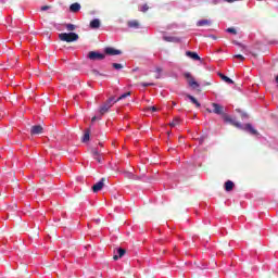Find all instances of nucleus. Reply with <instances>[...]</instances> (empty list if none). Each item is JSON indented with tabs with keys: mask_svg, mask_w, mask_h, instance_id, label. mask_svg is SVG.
Here are the masks:
<instances>
[{
	"mask_svg": "<svg viewBox=\"0 0 278 278\" xmlns=\"http://www.w3.org/2000/svg\"><path fill=\"white\" fill-rule=\"evenodd\" d=\"M233 181L231 180H228L225 182V190L226 192H231V190H233Z\"/></svg>",
	"mask_w": 278,
	"mask_h": 278,
	"instance_id": "obj_17",
	"label": "nucleus"
},
{
	"mask_svg": "<svg viewBox=\"0 0 278 278\" xmlns=\"http://www.w3.org/2000/svg\"><path fill=\"white\" fill-rule=\"evenodd\" d=\"M228 34H233L236 36V34H238V31L236 30V28H227Z\"/></svg>",
	"mask_w": 278,
	"mask_h": 278,
	"instance_id": "obj_28",
	"label": "nucleus"
},
{
	"mask_svg": "<svg viewBox=\"0 0 278 278\" xmlns=\"http://www.w3.org/2000/svg\"><path fill=\"white\" fill-rule=\"evenodd\" d=\"M91 153H92V157L99 156V151L98 150H92Z\"/></svg>",
	"mask_w": 278,
	"mask_h": 278,
	"instance_id": "obj_33",
	"label": "nucleus"
},
{
	"mask_svg": "<svg viewBox=\"0 0 278 278\" xmlns=\"http://www.w3.org/2000/svg\"><path fill=\"white\" fill-rule=\"evenodd\" d=\"M70 10H71L72 12H74V13H75V12H79V11L81 10V4L75 2V3H73V4L70 5Z\"/></svg>",
	"mask_w": 278,
	"mask_h": 278,
	"instance_id": "obj_14",
	"label": "nucleus"
},
{
	"mask_svg": "<svg viewBox=\"0 0 278 278\" xmlns=\"http://www.w3.org/2000/svg\"><path fill=\"white\" fill-rule=\"evenodd\" d=\"M218 76L220 77V79H223V81H225L226 84H233V80L231 78H229L228 76H226L223 73H219Z\"/></svg>",
	"mask_w": 278,
	"mask_h": 278,
	"instance_id": "obj_18",
	"label": "nucleus"
},
{
	"mask_svg": "<svg viewBox=\"0 0 278 278\" xmlns=\"http://www.w3.org/2000/svg\"><path fill=\"white\" fill-rule=\"evenodd\" d=\"M115 98L111 97L109 98L105 102L103 106H100V114L101 116H103L104 114H108V112H110V108H112V105H114Z\"/></svg>",
	"mask_w": 278,
	"mask_h": 278,
	"instance_id": "obj_2",
	"label": "nucleus"
},
{
	"mask_svg": "<svg viewBox=\"0 0 278 278\" xmlns=\"http://www.w3.org/2000/svg\"><path fill=\"white\" fill-rule=\"evenodd\" d=\"M184 77L187 78V81H188L190 88H193V89L199 88V83H197V80H194V77L192 76V74H190V72H186L184 74Z\"/></svg>",
	"mask_w": 278,
	"mask_h": 278,
	"instance_id": "obj_4",
	"label": "nucleus"
},
{
	"mask_svg": "<svg viewBox=\"0 0 278 278\" xmlns=\"http://www.w3.org/2000/svg\"><path fill=\"white\" fill-rule=\"evenodd\" d=\"M127 253L126 249L118 248L116 251H114L113 260L116 262L117 260H121Z\"/></svg>",
	"mask_w": 278,
	"mask_h": 278,
	"instance_id": "obj_7",
	"label": "nucleus"
},
{
	"mask_svg": "<svg viewBox=\"0 0 278 278\" xmlns=\"http://www.w3.org/2000/svg\"><path fill=\"white\" fill-rule=\"evenodd\" d=\"M186 55L187 58H191V60H201V56L197 52L187 51Z\"/></svg>",
	"mask_w": 278,
	"mask_h": 278,
	"instance_id": "obj_13",
	"label": "nucleus"
},
{
	"mask_svg": "<svg viewBox=\"0 0 278 278\" xmlns=\"http://www.w3.org/2000/svg\"><path fill=\"white\" fill-rule=\"evenodd\" d=\"M187 97L191 101V103H193L195 105V108H201V103H199V100H197V98H194V96L187 94Z\"/></svg>",
	"mask_w": 278,
	"mask_h": 278,
	"instance_id": "obj_15",
	"label": "nucleus"
},
{
	"mask_svg": "<svg viewBox=\"0 0 278 278\" xmlns=\"http://www.w3.org/2000/svg\"><path fill=\"white\" fill-rule=\"evenodd\" d=\"M149 10V5L143 4L141 8V12H147Z\"/></svg>",
	"mask_w": 278,
	"mask_h": 278,
	"instance_id": "obj_34",
	"label": "nucleus"
},
{
	"mask_svg": "<svg viewBox=\"0 0 278 278\" xmlns=\"http://www.w3.org/2000/svg\"><path fill=\"white\" fill-rule=\"evenodd\" d=\"M67 31H75L76 27L74 24H66L65 25Z\"/></svg>",
	"mask_w": 278,
	"mask_h": 278,
	"instance_id": "obj_26",
	"label": "nucleus"
},
{
	"mask_svg": "<svg viewBox=\"0 0 278 278\" xmlns=\"http://www.w3.org/2000/svg\"><path fill=\"white\" fill-rule=\"evenodd\" d=\"M90 141V128H87L85 130V134L83 136L81 142H89Z\"/></svg>",
	"mask_w": 278,
	"mask_h": 278,
	"instance_id": "obj_16",
	"label": "nucleus"
},
{
	"mask_svg": "<svg viewBox=\"0 0 278 278\" xmlns=\"http://www.w3.org/2000/svg\"><path fill=\"white\" fill-rule=\"evenodd\" d=\"M213 114L223 116L225 114V108L218 103H212Z\"/></svg>",
	"mask_w": 278,
	"mask_h": 278,
	"instance_id": "obj_6",
	"label": "nucleus"
},
{
	"mask_svg": "<svg viewBox=\"0 0 278 278\" xmlns=\"http://www.w3.org/2000/svg\"><path fill=\"white\" fill-rule=\"evenodd\" d=\"M91 29H99V27H101V20L99 18H94L90 22L89 24Z\"/></svg>",
	"mask_w": 278,
	"mask_h": 278,
	"instance_id": "obj_10",
	"label": "nucleus"
},
{
	"mask_svg": "<svg viewBox=\"0 0 278 278\" xmlns=\"http://www.w3.org/2000/svg\"><path fill=\"white\" fill-rule=\"evenodd\" d=\"M233 58H237V60H241V62H244V56L242 54H236Z\"/></svg>",
	"mask_w": 278,
	"mask_h": 278,
	"instance_id": "obj_30",
	"label": "nucleus"
},
{
	"mask_svg": "<svg viewBox=\"0 0 278 278\" xmlns=\"http://www.w3.org/2000/svg\"><path fill=\"white\" fill-rule=\"evenodd\" d=\"M94 121H97V116H93V117L91 118V123H94Z\"/></svg>",
	"mask_w": 278,
	"mask_h": 278,
	"instance_id": "obj_38",
	"label": "nucleus"
},
{
	"mask_svg": "<svg viewBox=\"0 0 278 278\" xmlns=\"http://www.w3.org/2000/svg\"><path fill=\"white\" fill-rule=\"evenodd\" d=\"M233 45H238L239 47H242V50L244 51L247 49V47L242 46V43L238 42V41H233Z\"/></svg>",
	"mask_w": 278,
	"mask_h": 278,
	"instance_id": "obj_35",
	"label": "nucleus"
},
{
	"mask_svg": "<svg viewBox=\"0 0 278 278\" xmlns=\"http://www.w3.org/2000/svg\"><path fill=\"white\" fill-rule=\"evenodd\" d=\"M125 177H126V179H136V175H134V173H129V172L125 173Z\"/></svg>",
	"mask_w": 278,
	"mask_h": 278,
	"instance_id": "obj_27",
	"label": "nucleus"
},
{
	"mask_svg": "<svg viewBox=\"0 0 278 278\" xmlns=\"http://www.w3.org/2000/svg\"><path fill=\"white\" fill-rule=\"evenodd\" d=\"M224 118V123H228L229 125H232V127H237V129H242V124H240V122L236 121V118L224 114L223 115Z\"/></svg>",
	"mask_w": 278,
	"mask_h": 278,
	"instance_id": "obj_3",
	"label": "nucleus"
},
{
	"mask_svg": "<svg viewBox=\"0 0 278 278\" xmlns=\"http://www.w3.org/2000/svg\"><path fill=\"white\" fill-rule=\"evenodd\" d=\"M128 27H130L132 29H138V27H140V23H138V21H136V20L129 21L128 22Z\"/></svg>",
	"mask_w": 278,
	"mask_h": 278,
	"instance_id": "obj_20",
	"label": "nucleus"
},
{
	"mask_svg": "<svg viewBox=\"0 0 278 278\" xmlns=\"http://www.w3.org/2000/svg\"><path fill=\"white\" fill-rule=\"evenodd\" d=\"M30 134H31V136H36V126L31 127Z\"/></svg>",
	"mask_w": 278,
	"mask_h": 278,
	"instance_id": "obj_36",
	"label": "nucleus"
},
{
	"mask_svg": "<svg viewBox=\"0 0 278 278\" xmlns=\"http://www.w3.org/2000/svg\"><path fill=\"white\" fill-rule=\"evenodd\" d=\"M148 112H157V108L156 106H149Z\"/></svg>",
	"mask_w": 278,
	"mask_h": 278,
	"instance_id": "obj_31",
	"label": "nucleus"
},
{
	"mask_svg": "<svg viewBox=\"0 0 278 278\" xmlns=\"http://www.w3.org/2000/svg\"><path fill=\"white\" fill-rule=\"evenodd\" d=\"M181 123V119L179 117H175L170 123L169 127H177Z\"/></svg>",
	"mask_w": 278,
	"mask_h": 278,
	"instance_id": "obj_22",
	"label": "nucleus"
},
{
	"mask_svg": "<svg viewBox=\"0 0 278 278\" xmlns=\"http://www.w3.org/2000/svg\"><path fill=\"white\" fill-rule=\"evenodd\" d=\"M156 73H162V68L157 67Z\"/></svg>",
	"mask_w": 278,
	"mask_h": 278,
	"instance_id": "obj_39",
	"label": "nucleus"
},
{
	"mask_svg": "<svg viewBox=\"0 0 278 278\" xmlns=\"http://www.w3.org/2000/svg\"><path fill=\"white\" fill-rule=\"evenodd\" d=\"M212 25L210 20H200L197 22V27H205Z\"/></svg>",
	"mask_w": 278,
	"mask_h": 278,
	"instance_id": "obj_12",
	"label": "nucleus"
},
{
	"mask_svg": "<svg viewBox=\"0 0 278 278\" xmlns=\"http://www.w3.org/2000/svg\"><path fill=\"white\" fill-rule=\"evenodd\" d=\"M206 112H208V114H212V112H214V111L206 109Z\"/></svg>",
	"mask_w": 278,
	"mask_h": 278,
	"instance_id": "obj_40",
	"label": "nucleus"
},
{
	"mask_svg": "<svg viewBox=\"0 0 278 278\" xmlns=\"http://www.w3.org/2000/svg\"><path fill=\"white\" fill-rule=\"evenodd\" d=\"M59 38L62 42H76V40H79V35L77 33H61Z\"/></svg>",
	"mask_w": 278,
	"mask_h": 278,
	"instance_id": "obj_1",
	"label": "nucleus"
},
{
	"mask_svg": "<svg viewBox=\"0 0 278 278\" xmlns=\"http://www.w3.org/2000/svg\"><path fill=\"white\" fill-rule=\"evenodd\" d=\"M245 129L248 131H250V134H252V136H257V130L255 128H253V125L251 124H247L245 125Z\"/></svg>",
	"mask_w": 278,
	"mask_h": 278,
	"instance_id": "obj_19",
	"label": "nucleus"
},
{
	"mask_svg": "<svg viewBox=\"0 0 278 278\" xmlns=\"http://www.w3.org/2000/svg\"><path fill=\"white\" fill-rule=\"evenodd\" d=\"M127 97H131V92H130V91H128V92H126V93L119 96L118 99H116V100L114 101V103H118V101H123V99H127Z\"/></svg>",
	"mask_w": 278,
	"mask_h": 278,
	"instance_id": "obj_21",
	"label": "nucleus"
},
{
	"mask_svg": "<svg viewBox=\"0 0 278 278\" xmlns=\"http://www.w3.org/2000/svg\"><path fill=\"white\" fill-rule=\"evenodd\" d=\"M163 40H165V42H181V39L179 37L173 36H164Z\"/></svg>",
	"mask_w": 278,
	"mask_h": 278,
	"instance_id": "obj_11",
	"label": "nucleus"
},
{
	"mask_svg": "<svg viewBox=\"0 0 278 278\" xmlns=\"http://www.w3.org/2000/svg\"><path fill=\"white\" fill-rule=\"evenodd\" d=\"M93 160H96L99 164H101V162H102V159H101V156H100V155H98V156L93 157Z\"/></svg>",
	"mask_w": 278,
	"mask_h": 278,
	"instance_id": "obj_37",
	"label": "nucleus"
},
{
	"mask_svg": "<svg viewBox=\"0 0 278 278\" xmlns=\"http://www.w3.org/2000/svg\"><path fill=\"white\" fill-rule=\"evenodd\" d=\"M141 86H142L143 88H147V87H149V86H153V83H141Z\"/></svg>",
	"mask_w": 278,
	"mask_h": 278,
	"instance_id": "obj_32",
	"label": "nucleus"
},
{
	"mask_svg": "<svg viewBox=\"0 0 278 278\" xmlns=\"http://www.w3.org/2000/svg\"><path fill=\"white\" fill-rule=\"evenodd\" d=\"M113 68L116 71H121V68H125V66L121 63H112Z\"/></svg>",
	"mask_w": 278,
	"mask_h": 278,
	"instance_id": "obj_25",
	"label": "nucleus"
},
{
	"mask_svg": "<svg viewBox=\"0 0 278 278\" xmlns=\"http://www.w3.org/2000/svg\"><path fill=\"white\" fill-rule=\"evenodd\" d=\"M45 134V127L42 125L38 124L36 125V135Z\"/></svg>",
	"mask_w": 278,
	"mask_h": 278,
	"instance_id": "obj_23",
	"label": "nucleus"
},
{
	"mask_svg": "<svg viewBox=\"0 0 278 278\" xmlns=\"http://www.w3.org/2000/svg\"><path fill=\"white\" fill-rule=\"evenodd\" d=\"M105 178H101L100 181H98L96 185L92 186L93 192H99L100 190H103V187L105 186Z\"/></svg>",
	"mask_w": 278,
	"mask_h": 278,
	"instance_id": "obj_8",
	"label": "nucleus"
},
{
	"mask_svg": "<svg viewBox=\"0 0 278 278\" xmlns=\"http://www.w3.org/2000/svg\"><path fill=\"white\" fill-rule=\"evenodd\" d=\"M47 10H51V5H43L40 9L41 12H47Z\"/></svg>",
	"mask_w": 278,
	"mask_h": 278,
	"instance_id": "obj_29",
	"label": "nucleus"
},
{
	"mask_svg": "<svg viewBox=\"0 0 278 278\" xmlns=\"http://www.w3.org/2000/svg\"><path fill=\"white\" fill-rule=\"evenodd\" d=\"M91 75H94L96 77H108V75H105V74H101L99 71H97V70H92L91 71Z\"/></svg>",
	"mask_w": 278,
	"mask_h": 278,
	"instance_id": "obj_24",
	"label": "nucleus"
},
{
	"mask_svg": "<svg viewBox=\"0 0 278 278\" xmlns=\"http://www.w3.org/2000/svg\"><path fill=\"white\" fill-rule=\"evenodd\" d=\"M135 179H139V177H138V176H135Z\"/></svg>",
	"mask_w": 278,
	"mask_h": 278,
	"instance_id": "obj_42",
	"label": "nucleus"
},
{
	"mask_svg": "<svg viewBox=\"0 0 278 278\" xmlns=\"http://www.w3.org/2000/svg\"><path fill=\"white\" fill-rule=\"evenodd\" d=\"M104 52L106 55H121L123 52L121 50H116L114 48H105Z\"/></svg>",
	"mask_w": 278,
	"mask_h": 278,
	"instance_id": "obj_9",
	"label": "nucleus"
},
{
	"mask_svg": "<svg viewBox=\"0 0 278 278\" xmlns=\"http://www.w3.org/2000/svg\"><path fill=\"white\" fill-rule=\"evenodd\" d=\"M88 59L92 60L93 62L97 61V60H105V54L99 53L97 51H90L88 53Z\"/></svg>",
	"mask_w": 278,
	"mask_h": 278,
	"instance_id": "obj_5",
	"label": "nucleus"
},
{
	"mask_svg": "<svg viewBox=\"0 0 278 278\" xmlns=\"http://www.w3.org/2000/svg\"><path fill=\"white\" fill-rule=\"evenodd\" d=\"M211 38H212L213 40H216V36H214V35H212Z\"/></svg>",
	"mask_w": 278,
	"mask_h": 278,
	"instance_id": "obj_41",
	"label": "nucleus"
}]
</instances>
